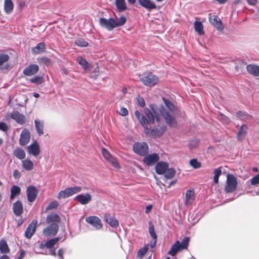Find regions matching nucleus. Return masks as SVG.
<instances>
[{
  "instance_id": "obj_1",
  "label": "nucleus",
  "mask_w": 259,
  "mask_h": 259,
  "mask_svg": "<svg viewBox=\"0 0 259 259\" xmlns=\"http://www.w3.org/2000/svg\"><path fill=\"white\" fill-rule=\"evenodd\" d=\"M149 122V125L144 130V133L152 138H156L161 137L166 130V126L163 122V118L158 115V107L151 105L149 108L145 109Z\"/></svg>"
},
{
  "instance_id": "obj_2",
  "label": "nucleus",
  "mask_w": 259,
  "mask_h": 259,
  "mask_svg": "<svg viewBox=\"0 0 259 259\" xmlns=\"http://www.w3.org/2000/svg\"><path fill=\"white\" fill-rule=\"evenodd\" d=\"M162 100L164 103V106H162L161 109H158V115L163 118L165 122L171 127H175L177 125V121L175 119V115L177 112V108L173 103L169 100L163 97Z\"/></svg>"
},
{
  "instance_id": "obj_3",
  "label": "nucleus",
  "mask_w": 259,
  "mask_h": 259,
  "mask_svg": "<svg viewBox=\"0 0 259 259\" xmlns=\"http://www.w3.org/2000/svg\"><path fill=\"white\" fill-rule=\"evenodd\" d=\"M126 21V19L124 16H121L117 20L113 18L107 19L102 18L99 20L101 26L107 28L108 30H112L114 28L123 25Z\"/></svg>"
},
{
  "instance_id": "obj_4",
  "label": "nucleus",
  "mask_w": 259,
  "mask_h": 259,
  "mask_svg": "<svg viewBox=\"0 0 259 259\" xmlns=\"http://www.w3.org/2000/svg\"><path fill=\"white\" fill-rule=\"evenodd\" d=\"M189 238L188 237H185L182 242L177 241L171 246L170 249L168 252V254L171 256H175L180 250L187 249L189 245Z\"/></svg>"
},
{
  "instance_id": "obj_5",
  "label": "nucleus",
  "mask_w": 259,
  "mask_h": 259,
  "mask_svg": "<svg viewBox=\"0 0 259 259\" xmlns=\"http://www.w3.org/2000/svg\"><path fill=\"white\" fill-rule=\"evenodd\" d=\"M140 80L143 84L148 87L155 85L159 81L157 76L150 72L144 73L141 76Z\"/></svg>"
},
{
  "instance_id": "obj_6",
  "label": "nucleus",
  "mask_w": 259,
  "mask_h": 259,
  "mask_svg": "<svg viewBox=\"0 0 259 259\" xmlns=\"http://www.w3.org/2000/svg\"><path fill=\"white\" fill-rule=\"evenodd\" d=\"M238 183L237 179L233 175L228 174L227 176L226 185L225 190L227 193H232L235 191Z\"/></svg>"
},
{
  "instance_id": "obj_7",
  "label": "nucleus",
  "mask_w": 259,
  "mask_h": 259,
  "mask_svg": "<svg viewBox=\"0 0 259 259\" xmlns=\"http://www.w3.org/2000/svg\"><path fill=\"white\" fill-rule=\"evenodd\" d=\"M134 151L140 155H145L148 152V146L145 142L137 143L133 145Z\"/></svg>"
},
{
  "instance_id": "obj_8",
  "label": "nucleus",
  "mask_w": 259,
  "mask_h": 259,
  "mask_svg": "<svg viewBox=\"0 0 259 259\" xmlns=\"http://www.w3.org/2000/svg\"><path fill=\"white\" fill-rule=\"evenodd\" d=\"M30 138L29 130L26 128L23 129L20 135L19 144L23 146L26 145L29 143Z\"/></svg>"
},
{
  "instance_id": "obj_9",
  "label": "nucleus",
  "mask_w": 259,
  "mask_h": 259,
  "mask_svg": "<svg viewBox=\"0 0 259 259\" xmlns=\"http://www.w3.org/2000/svg\"><path fill=\"white\" fill-rule=\"evenodd\" d=\"M58 229V225L51 224L44 229L43 234L47 237L55 236L57 234Z\"/></svg>"
},
{
  "instance_id": "obj_10",
  "label": "nucleus",
  "mask_w": 259,
  "mask_h": 259,
  "mask_svg": "<svg viewBox=\"0 0 259 259\" xmlns=\"http://www.w3.org/2000/svg\"><path fill=\"white\" fill-rule=\"evenodd\" d=\"M28 154L34 157L38 156L40 153V146L38 143L35 141L26 148Z\"/></svg>"
},
{
  "instance_id": "obj_11",
  "label": "nucleus",
  "mask_w": 259,
  "mask_h": 259,
  "mask_svg": "<svg viewBox=\"0 0 259 259\" xmlns=\"http://www.w3.org/2000/svg\"><path fill=\"white\" fill-rule=\"evenodd\" d=\"M102 153L104 158L107 160L114 167L118 168L119 165L116 159L106 149H102Z\"/></svg>"
},
{
  "instance_id": "obj_12",
  "label": "nucleus",
  "mask_w": 259,
  "mask_h": 259,
  "mask_svg": "<svg viewBox=\"0 0 259 259\" xmlns=\"http://www.w3.org/2000/svg\"><path fill=\"white\" fill-rule=\"evenodd\" d=\"M85 221L91 224L97 230L102 228V224L100 219L96 216H90L86 218Z\"/></svg>"
},
{
  "instance_id": "obj_13",
  "label": "nucleus",
  "mask_w": 259,
  "mask_h": 259,
  "mask_svg": "<svg viewBox=\"0 0 259 259\" xmlns=\"http://www.w3.org/2000/svg\"><path fill=\"white\" fill-rule=\"evenodd\" d=\"M209 21L210 23L213 25L217 29L220 31H222L224 29L222 23L220 19L215 15H209Z\"/></svg>"
},
{
  "instance_id": "obj_14",
  "label": "nucleus",
  "mask_w": 259,
  "mask_h": 259,
  "mask_svg": "<svg viewBox=\"0 0 259 259\" xmlns=\"http://www.w3.org/2000/svg\"><path fill=\"white\" fill-rule=\"evenodd\" d=\"M159 159V155L156 153H153L146 156L143 159L147 165H152L157 162Z\"/></svg>"
},
{
  "instance_id": "obj_15",
  "label": "nucleus",
  "mask_w": 259,
  "mask_h": 259,
  "mask_svg": "<svg viewBox=\"0 0 259 259\" xmlns=\"http://www.w3.org/2000/svg\"><path fill=\"white\" fill-rule=\"evenodd\" d=\"M74 200L78 201L82 205L89 203L92 200V196L87 193L84 194L78 195L74 198Z\"/></svg>"
},
{
  "instance_id": "obj_16",
  "label": "nucleus",
  "mask_w": 259,
  "mask_h": 259,
  "mask_svg": "<svg viewBox=\"0 0 259 259\" xmlns=\"http://www.w3.org/2000/svg\"><path fill=\"white\" fill-rule=\"evenodd\" d=\"M10 117L19 124L22 125L26 122L25 116L18 111H14L11 113Z\"/></svg>"
},
{
  "instance_id": "obj_17",
  "label": "nucleus",
  "mask_w": 259,
  "mask_h": 259,
  "mask_svg": "<svg viewBox=\"0 0 259 259\" xmlns=\"http://www.w3.org/2000/svg\"><path fill=\"white\" fill-rule=\"evenodd\" d=\"M37 194V189L33 186H29L27 189V196L28 201H34Z\"/></svg>"
},
{
  "instance_id": "obj_18",
  "label": "nucleus",
  "mask_w": 259,
  "mask_h": 259,
  "mask_svg": "<svg viewBox=\"0 0 259 259\" xmlns=\"http://www.w3.org/2000/svg\"><path fill=\"white\" fill-rule=\"evenodd\" d=\"M36 225L37 221H33L31 223L28 225L25 232V236L27 238L30 239L34 234L36 229Z\"/></svg>"
},
{
  "instance_id": "obj_19",
  "label": "nucleus",
  "mask_w": 259,
  "mask_h": 259,
  "mask_svg": "<svg viewBox=\"0 0 259 259\" xmlns=\"http://www.w3.org/2000/svg\"><path fill=\"white\" fill-rule=\"evenodd\" d=\"M195 199V193L193 190H187L185 194V204L186 206L191 205Z\"/></svg>"
},
{
  "instance_id": "obj_20",
  "label": "nucleus",
  "mask_w": 259,
  "mask_h": 259,
  "mask_svg": "<svg viewBox=\"0 0 259 259\" xmlns=\"http://www.w3.org/2000/svg\"><path fill=\"white\" fill-rule=\"evenodd\" d=\"M46 221L48 224H56L58 225L60 222V218L57 214L52 212L47 215Z\"/></svg>"
},
{
  "instance_id": "obj_21",
  "label": "nucleus",
  "mask_w": 259,
  "mask_h": 259,
  "mask_svg": "<svg viewBox=\"0 0 259 259\" xmlns=\"http://www.w3.org/2000/svg\"><path fill=\"white\" fill-rule=\"evenodd\" d=\"M135 115L144 127V130H145V127H147L149 125L148 119L138 110L135 111Z\"/></svg>"
},
{
  "instance_id": "obj_22",
  "label": "nucleus",
  "mask_w": 259,
  "mask_h": 259,
  "mask_svg": "<svg viewBox=\"0 0 259 259\" xmlns=\"http://www.w3.org/2000/svg\"><path fill=\"white\" fill-rule=\"evenodd\" d=\"M38 71V65L36 64H31L24 69L23 73L26 75L31 76L36 73Z\"/></svg>"
},
{
  "instance_id": "obj_23",
  "label": "nucleus",
  "mask_w": 259,
  "mask_h": 259,
  "mask_svg": "<svg viewBox=\"0 0 259 259\" xmlns=\"http://www.w3.org/2000/svg\"><path fill=\"white\" fill-rule=\"evenodd\" d=\"M139 4L147 10L155 9L156 8L155 3L151 0H138Z\"/></svg>"
},
{
  "instance_id": "obj_24",
  "label": "nucleus",
  "mask_w": 259,
  "mask_h": 259,
  "mask_svg": "<svg viewBox=\"0 0 259 259\" xmlns=\"http://www.w3.org/2000/svg\"><path fill=\"white\" fill-rule=\"evenodd\" d=\"M168 164L164 162H159L155 166V170L157 174L159 175L164 174L167 169Z\"/></svg>"
},
{
  "instance_id": "obj_25",
  "label": "nucleus",
  "mask_w": 259,
  "mask_h": 259,
  "mask_svg": "<svg viewBox=\"0 0 259 259\" xmlns=\"http://www.w3.org/2000/svg\"><path fill=\"white\" fill-rule=\"evenodd\" d=\"M35 127L37 132V135L39 136H42L44 135V120L36 119L34 120Z\"/></svg>"
},
{
  "instance_id": "obj_26",
  "label": "nucleus",
  "mask_w": 259,
  "mask_h": 259,
  "mask_svg": "<svg viewBox=\"0 0 259 259\" xmlns=\"http://www.w3.org/2000/svg\"><path fill=\"white\" fill-rule=\"evenodd\" d=\"M13 209L14 214L20 216L23 212V206L21 201H17L13 204Z\"/></svg>"
},
{
  "instance_id": "obj_27",
  "label": "nucleus",
  "mask_w": 259,
  "mask_h": 259,
  "mask_svg": "<svg viewBox=\"0 0 259 259\" xmlns=\"http://www.w3.org/2000/svg\"><path fill=\"white\" fill-rule=\"evenodd\" d=\"M247 71L254 76H259V66L256 65L249 64L247 66Z\"/></svg>"
},
{
  "instance_id": "obj_28",
  "label": "nucleus",
  "mask_w": 259,
  "mask_h": 259,
  "mask_svg": "<svg viewBox=\"0 0 259 259\" xmlns=\"http://www.w3.org/2000/svg\"><path fill=\"white\" fill-rule=\"evenodd\" d=\"M32 53L34 54H38L44 53L46 51V45L44 42L38 44L35 47L31 49Z\"/></svg>"
},
{
  "instance_id": "obj_29",
  "label": "nucleus",
  "mask_w": 259,
  "mask_h": 259,
  "mask_svg": "<svg viewBox=\"0 0 259 259\" xmlns=\"http://www.w3.org/2000/svg\"><path fill=\"white\" fill-rule=\"evenodd\" d=\"M105 220L112 227L116 228L119 225L118 221L115 218L109 215L105 217Z\"/></svg>"
},
{
  "instance_id": "obj_30",
  "label": "nucleus",
  "mask_w": 259,
  "mask_h": 259,
  "mask_svg": "<svg viewBox=\"0 0 259 259\" xmlns=\"http://www.w3.org/2000/svg\"><path fill=\"white\" fill-rule=\"evenodd\" d=\"M14 8V4L11 0H5L4 3V10L7 14L12 12Z\"/></svg>"
},
{
  "instance_id": "obj_31",
  "label": "nucleus",
  "mask_w": 259,
  "mask_h": 259,
  "mask_svg": "<svg viewBox=\"0 0 259 259\" xmlns=\"http://www.w3.org/2000/svg\"><path fill=\"white\" fill-rule=\"evenodd\" d=\"M23 168L28 171L32 170L33 168V163L29 159H26L22 161Z\"/></svg>"
},
{
  "instance_id": "obj_32",
  "label": "nucleus",
  "mask_w": 259,
  "mask_h": 259,
  "mask_svg": "<svg viewBox=\"0 0 259 259\" xmlns=\"http://www.w3.org/2000/svg\"><path fill=\"white\" fill-rule=\"evenodd\" d=\"M247 130V126L246 124L241 125L237 134V138L239 140H242L244 139L246 135Z\"/></svg>"
},
{
  "instance_id": "obj_33",
  "label": "nucleus",
  "mask_w": 259,
  "mask_h": 259,
  "mask_svg": "<svg viewBox=\"0 0 259 259\" xmlns=\"http://www.w3.org/2000/svg\"><path fill=\"white\" fill-rule=\"evenodd\" d=\"M13 154L19 159H24L26 155L25 151L20 148H16L13 151Z\"/></svg>"
},
{
  "instance_id": "obj_34",
  "label": "nucleus",
  "mask_w": 259,
  "mask_h": 259,
  "mask_svg": "<svg viewBox=\"0 0 259 259\" xmlns=\"http://www.w3.org/2000/svg\"><path fill=\"white\" fill-rule=\"evenodd\" d=\"M115 5L119 11H123L127 9L125 0H115Z\"/></svg>"
},
{
  "instance_id": "obj_35",
  "label": "nucleus",
  "mask_w": 259,
  "mask_h": 259,
  "mask_svg": "<svg viewBox=\"0 0 259 259\" xmlns=\"http://www.w3.org/2000/svg\"><path fill=\"white\" fill-rule=\"evenodd\" d=\"M77 61L84 70L86 71L89 69L90 64L84 59L81 57H78L77 58Z\"/></svg>"
},
{
  "instance_id": "obj_36",
  "label": "nucleus",
  "mask_w": 259,
  "mask_h": 259,
  "mask_svg": "<svg viewBox=\"0 0 259 259\" xmlns=\"http://www.w3.org/2000/svg\"><path fill=\"white\" fill-rule=\"evenodd\" d=\"M0 251L2 253H9L10 249L6 241L4 240L0 241Z\"/></svg>"
},
{
  "instance_id": "obj_37",
  "label": "nucleus",
  "mask_w": 259,
  "mask_h": 259,
  "mask_svg": "<svg viewBox=\"0 0 259 259\" xmlns=\"http://www.w3.org/2000/svg\"><path fill=\"white\" fill-rule=\"evenodd\" d=\"M194 28L196 32H197L200 35L204 34V32L203 30V26L201 22L195 21L194 22Z\"/></svg>"
},
{
  "instance_id": "obj_38",
  "label": "nucleus",
  "mask_w": 259,
  "mask_h": 259,
  "mask_svg": "<svg viewBox=\"0 0 259 259\" xmlns=\"http://www.w3.org/2000/svg\"><path fill=\"white\" fill-rule=\"evenodd\" d=\"M237 116L242 120H247L251 118L252 116L245 112L239 111L237 113Z\"/></svg>"
},
{
  "instance_id": "obj_39",
  "label": "nucleus",
  "mask_w": 259,
  "mask_h": 259,
  "mask_svg": "<svg viewBox=\"0 0 259 259\" xmlns=\"http://www.w3.org/2000/svg\"><path fill=\"white\" fill-rule=\"evenodd\" d=\"M20 193V188L17 186H13L11 189L10 199L12 200L14 197L19 194Z\"/></svg>"
},
{
  "instance_id": "obj_40",
  "label": "nucleus",
  "mask_w": 259,
  "mask_h": 259,
  "mask_svg": "<svg viewBox=\"0 0 259 259\" xmlns=\"http://www.w3.org/2000/svg\"><path fill=\"white\" fill-rule=\"evenodd\" d=\"M59 238L58 237L55 238L48 241L45 246L48 248H54V245L58 242Z\"/></svg>"
},
{
  "instance_id": "obj_41",
  "label": "nucleus",
  "mask_w": 259,
  "mask_h": 259,
  "mask_svg": "<svg viewBox=\"0 0 259 259\" xmlns=\"http://www.w3.org/2000/svg\"><path fill=\"white\" fill-rule=\"evenodd\" d=\"M71 196L69 190L66 188L63 191H61L58 194V198L59 199L65 198Z\"/></svg>"
},
{
  "instance_id": "obj_42",
  "label": "nucleus",
  "mask_w": 259,
  "mask_h": 259,
  "mask_svg": "<svg viewBox=\"0 0 259 259\" xmlns=\"http://www.w3.org/2000/svg\"><path fill=\"white\" fill-rule=\"evenodd\" d=\"M175 174L176 171L174 169L167 168V169L166 170L164 173V177L167 179H170L175 176Z\"/></svg>"
},
{
  "instance_id": "obj_43",
  "label": "nucleus",
  "mask_w": 259,
  "mask_h": 259,
  "mask_svg": "<svg viewBox=\"0 0 259 259\" xmlns=\"http://www.w3.org/2000/svg\"><path fill=\"white\" fill-rule=\"evenodd\" d=\"M149 225V232L154 240H156L157 236L154 231V226L151 222L148 223Z\"/></svg>"
},
{
  "instance_id": "obj_44",
  "label": "nucleus",
  "mask_w": 259,
  "mask_h": 259,
  "mask_svg": "<svg viewBox=\"0 0 259 259\" xmlns=\"http://www.w3.org/2000/svg\"><path fill=\"white\" fill-rule=\"evenodd\" d=\"M214 177H213V181L215 184L218 183L219 182V178L220 175L222 174V169L221 167L216 168L214 170Z\"/></svg>"
},
{
  "instance_id": "obj_45",
  "label": "nucleus",
  "mask_w": 259,
  "mask_h": 259,
  "mask_svg": "<svg viewBox=\"0 0 259 259\" xmlns=\"http://www.w3.org/2000/svg\"><path fill=\"white\" fill-rule=\"evenodd\" d=\"M67 189L71 195L80 192L81 191V187L77 186L69 187Z\"/></svg>"
},
{
  "instance_id": "obj_46",
  "label": "nucleus",
  "mask_w": 259,
  "mask_h": 259,
  "mask_svg": "<svg viewBox=\"0 0 259 259\" xmlns=\"http://www.w3.org/2000/svg\"><path fill=\"white\" fill-rule=\"evenodd\" d=\"M58 205L59 203L57 201H53L48 205L46 208V211L50 209L56 208L58 206Z\"/></svg>"
},
{
  "instance_id": "obj_47",
  "label": "nucleus",
  "mask_w": 259,
  "mask_h": 259,
  "mask_svg": "<svg viewBox=\"0 0 259 259\" xmlns=\"http://www.w3.org/2000/svg\"><path fill=\"white\" fill-rule=\"evenodd\" d=\"M190 164L194 168H198L201 167V163L197 159H193L190 161Z\"/></svg>"
},
{
  "instance_id": "obj_48",
  "label": "nucleus",
  "mask_w": 259,
  "mask_h": 259,
  "mask_svg": "<svg viewBox=\"0 0 259 259\" xmlns=\"http://www.w3.org/2000/svg\"><path fill=\"white\" fill-rule=\"evenodd\" d=\"M75 44L79 47H84L88 46V42L84 39L79 38L75 40Z\"/></svg>"
},
{
  "instance_id": "obj_49",
  "label": "nucleus",
  "mask_w": 259,
  "mask_h": 259,
  "mask_svg": "<svg viewBox=\"0 0 259 259\" xmlns=\"http://www.w3.org/2000/svg\"><path fill=\"white\" fill-rule=\"evenodd\" d=\"M30 81L32 83L40 84L42 82V78L40 76H35L30 79Z\"/></svg>"
},
{
  "instance_id": "obj_50",
  "label": "nucleus",
  "mask_w": 259,
  "mask_h": 259,
  "mask_svg": "<svg viewBox=\"0 0 259 259\" xmlns=\"http://www.w3.org/2000/svg\"><path fill=\"white\" fill-rule=\"evenodd\" d=\"M250 182L252 185H255L259 184V174L252 178L250 180Z\"/></svg>"
},
{
  "instance_id": "obj_51",
  "label": "nucleus",
  "mask_w": 259,
  "mask_h": 259,
  "mask_svg": "<svg viewBox=\"0 0 259 259\" xmlns=\"http://www.w3.org/2000/svg\"><path fill=\"white\" fill-rule=\"evenodd\" d=\"M147 249L148 248L146 247L141 248L138 252V255L142 257L146 253Z\"/></svg>"
},
{
  "instance_id": "obj_52",
  "label": "nucleus",
  "mask_w": 259,
  "mask_h": 259,
  "mask_svg": "<svg viewBox=\"0 0 259 259\" xmlns=\"http://www.w3.org/2000/svg\"><path fill=\"white\" fill-rule=\"evenodd\" d=\"M8 129L7 124L3 122H0V130L6 132Z\"/></svg>"
},
{
  "instance_id": "obj_53",
  "label": "nucleus",
  "mask_w": 259,
  "mask_h": 259,
  "mask_svg": "<svg viewBox=\"0 0 259 259\" xmlns=\"http://www.w3.org/2000/svg\"><path fill=\"white\" fill-rule=\"evenodd\" d=\"M120 115L122 116H126L128 114V111L125 108H121L119 112Z\"/></svg>"
},
{
  "instance_id": "obj_54",
  "label": "nucleus",
  "mask_w": 259,
  "mask_h": 259,
  "mask_svg": "<svg viewBox=\"0 0 259 259\" xmlns=\"http://www.w3.org/2000/svg\"><path fill=\"white\" fill-rule=\"evenodd\" d=\"M39 62L41 63L47 65L50 63V60L48 58L42 57L39 59Z\"/></svg>"
},
{
  "instance_id": "obj_55",
  "label": "nucleus",
  "mask_w": 259,
  "mask_h": 259,
  "mask_svg": "<svg viewBox=\"0 0 259 259\" xmlns=\"http://www.w3.org/2000/svg\"><path fill=\"white\" fill-rule=\"evenodd\" d=\"M198 144V141L197 140L192 141L189 143V146L190 148L196 147Z\"/></svg>"
},
{
  "instance_id": "obj_56",
  "label": "nucleus",
  "mask_w": 259,
  "mask_h": 259,
  "mask_svg": "<svg viewBox=\"0 0 259 259\" xmlns=\"http://www.w3.org/2000/svg\"><path fill=\"white\" fill-rule=\"evenodd\" d=\"M64 251L62 249H60L58 252V256L60 259H64L63 257V255L64 254Z\"/></svg>"
},
{
  "instance_id": "obj_57",
  "label": "nucleus",
  "mask_w": 259,
  "mask_h": 259,
  "mask_svg": "<svg viewBox=\"0 0 259 259\" xmlns=\"http://www.w3.org/2000/svg\"><path fill=\"white\" fill-rule=\"evenodd\" d=\"M49 249V254L55 255H56V248H48Z\"/></svg>"
},
{
  "instance_id": "obj_58",
  "label": "nucleus",
  "mask_w": 259,
  "mask_h": 259,
  "mask_svg": "<svg viewBox=\"0 0 259 259\" xmlns=\"http://www.w3.org/2000/svg\"><path fill=\"white\" fill-rule=\"evenodd\" d=\"M138 101L139 105L141 107H144L145 106V101L143 98H139Z\"/></svg>"
},
{
  "instance_id": "obj_59",
  "label": "nucleus",
  "mask_w": 259,
  "mask_h": 259,
  "mask_svg": "<svg viewBox=\"0 0 259 259\" xmlns=\"http://www.w3.org/2000/svg\"><path fill=\"white\" fill-rule=\"evenodd\" d=\"M247 2L249 5L254 6L256 4L257 1V0H246Z\"/></svg>"
},
{
  "instance_id": "obj_60",
  "label": "nucleus",
  "mask_w": 259,
  "mask_h": 259,
  "mask_svg": "<svg viewBox=\"0 0 259 259\" xmlns=\"http://www.w3.org/2000/svg\"><path fill=\"white\" fill-rule=\"evenodd\" d=\"M152 208V206L151 205H147L146 207V210H145L146 213H148L151 210Z\"/></svg>"
},
{
  "instance_id": "obj_61",
  "label": "nucleus",
  "mask_w": 259,
  "mask_h": 259,
  "mask_svg": "<svg viewBox=\"0 0 259 259\" xmlns=\"http://www.w3.org/2000/svg\"><path fill=\"white\" fill-rule=\"evenodd\" d=\"M25 254V251L23 250H22L21 251L20 254L19 255V256L18 257V258L17 259H22L24 257Z\"/></svg>"
},
{
  "instance_id": "obj_62",
  "label": "nucleus",
  "mask_w": 259,
  "mask_h": 259,
  "mask_svg": "<svg viewBox=\"0 0 259 259\" xmlns=\"http://www.w3.org/2000/svg\"><path fill=\"white\" fill-rule=\"evenodd\" d=\"M156 240H154V242H153V243H151V244H150V247H151V248H153V247H155V244H156Z\"/></svg>"
},
{
  "instance_id": "obj_63",
  "label": "nucleus",
  "mask_w": 259,
  "mask_h": 259,
  "mask_svg": "<svg viewBox=\"0 0 259 259\" xmlns=\"http://www.w3.org/2000/svg\"><path fill=\"white\" fill-rule=\"evenodd\" d=\"M0 259H9V257L7 255H3L0 257Z\"/></svg>"
},
{
  "instance_id": "obj_64",
  "label": "nucleus",
  "mask_w": 259,
  "mask_h": 259,
  "mask_svg": "<svg viewBox=\"0 0 259 259\" xmlns=\"http://www.w3.org/2000/svg\"><path fill=\"white\" fill-rule=\"evenodd\" d=\"M220 4H224L227 0H217Z\"/></svg>"
}]
</instances>
